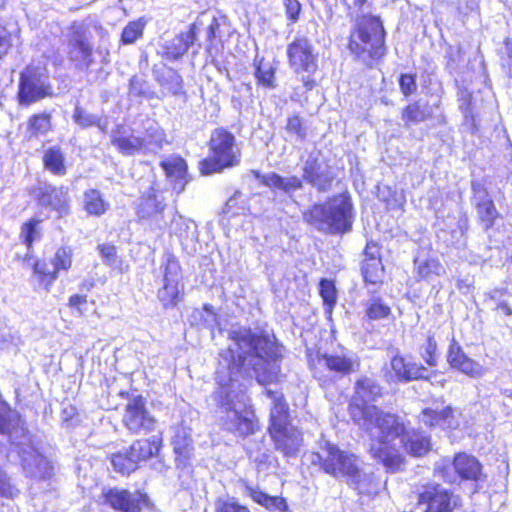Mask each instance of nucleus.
I'll return each instance as SVG.
<instances>
[{"instance_id": "nucleus-11", "label": "nucleus", "mask_w": 512, "mask_h": 512, "mask_svg": "<svg viewBox=\"0 0 512 512\" xmlns=\"http://www.w3.org/2000/svg\"><path fill=\"white\" fill-rule=\"evenodd\" d=\"M450 466L453 467L456 474L462 480H469L479 482L483 478L482 465L478 459L467 453H458L455 455L452 462L443 460L441 464H437L436 471L447 482L453 483L455 476L449 470Z\"/></svg>"}, {"instance_id": "nucleus-6", "label": "nucleus", "mask_w": 512, "mask_h": 512, "mask_svg": "<svg viewBox=\"0 0 512 512\" xmlns=\"http://www.w3.org/2000/svg\"><path fill=\"white\" fill-rule=\"evenodd\" d=\"M54 96V89L45 68L28 66L20 73L17 99L20 105L29 106Z\"/></svg>"}, {"instance_id": "nucleus-27", "label": "nucleus", "mask_w": 512, "mask_h": 512, "mask_svg": "<svg viewBox=\"0 0 512 512\" xmlns=\"http://www.w3.org/2000/svg\"><path fill=\"white\" fill-rule=\"evenodd\" d=\"M419 421L427 427L439 426L443 429H455L459 426L451 407H446L441 411L426 408L421 412Z\"/></svg>"}, {"instance_id": "nucleus-4", "label": "nucleus", "mask_w": 512, "mask_h": 512, "mask_svg": "<svg viewBox=\"0 0 512 512\" xmlns=\"http://www.w3.org/2000/svg\"><path fill=\"white\" fill-rule=\"evenodd\" d=\"M385 36L379 17L358 16L350 31L348 49L359 61L370 65L386 54Z\"/></svg>"}, {"instance_id": "nucleus-24", "label": "nucleus", "mask_w": 512, "mask_h": 512, "mask_svg": "<svg viewBox=\"0 0 512 512\" xmlns=\"http://www.w3.org/2000/svg\"><path fill=\"white\" fill-rule=\"evenodd\" d=\"M392 371L399 381H412L416 379H426L428 369L421 364L407 361L404 357L395 355L390 362Z\"/></svg>"}, {"instance_id": "nucleus-32", "label": "nucleus", "mask_w": 512, "mask_h": 512, "mask_svg": "<svg viewBox=\"0 0 512 512\" xmlns=\"http://www.w3.org/2000/svg\"><path fill=\"white\" fill-rule=\"evenodd\" d=\"M72 119L75 122V124H77L82 129L97 127L101 132L107 133V118L98 114L91 113L78 104L75 106L73 110Z\"/></svg>"}, {"instance_id": "nucleus-14", "label": "nucleus", "mask_w": 512, "mask_h": 512, "mask_svg": "<svg viewBox=\"0 0 512 512\" xmlns=\"http://www.w3.org/2000/svg\"><path fill=\"white\" fill-rule=\"evenodd\" d=\"M334 178L331 168L321 161L320 151L311 152L302 166L303 182L324 193L331 189Z\"/></svg>"}, {"instance_id": "nucleus-31", "label": "nucleus", "mask_w": 512, "mask_h": 512, "mask_svg": "<svg viewBox=\"0 0 512 512\" xmlns=\"http://www.w3.org/2000/svg\"><path fill=\"white\" fill-rule=\"evenodd\" d=\"M162 439L153 435L150 439H141L135 441L129 448L130 455L134 458L136 465L141 461L158 454Z\"/></svg>"}, {"instance_id": "nucleus-45", "label": "nucleus", "mask_w": 512, "mask_h": 512, "mask_svg": "<svg viewBox=\"0 0 512 512\" xmlns=\"http://www.w3.org/2000/svg\"><path fill=\"white\" fill-rule=\"evenodd\" d=\"M446 69L448 72L458 74L464 67V55L460 45H448L445 52Z\"/></svg>"}, {"instance_id": "nucleus-64", "label": "nucleus", "mask_w": 512, "mask_h": 512, "mask_svg": "<svg viewBox=\"0 0 512 512\" xmlns=\"http://www.w3.org/2000/svg\"><path fill=\"white\" fill-rule=\"evenodd\" d=\"M286 15L291 23H295L299 19L301 12V4L298 0H283Z\"/></svg>"}, {"instance_id": "nucleus-25", "label": "nucleus", "mask_w": 512, "mask_h": 512, "mask_svg": "<svg viewBox=\"0 0 512 512\" xmlns=\"http://www.w3.org/2000/svg\"><path fill=\"white\" fill-rule=\"evenodd\" d=\"M173 451L175 454V463L182 472H189V460L192 455V439L190 434L184 429H178L172 440Z\"/></svg>"}, {"instance_id": "nucleus-55", "label": "nucleus", "mask_w": 512, "mask_h": 512, "mask_svg": "<svg viewBox=\"0 0 512 512\" xmlns=\"http://www.w3.org/2000/svg\"><path fill=\"white\" fill-rule=\"evenodd\" d=\"M437 342L433 336H428L426 344L421 348V356L429 366L437 365Z\"/></svg>"}, {"instance_id": "nucleus-56", "label": "nucleus", "mask_w": 512, "mask_h": 512, "mask_svg": "<svg viewBox=\"0 0 512 512\" xmlns=\"http://www.w3.org/2000/svg\"><path fill=\"white\" fill-rule=\"evenodd\" d=\"M72 258L71 253L66 248H59L52 261L55 271L58 273L60 270H68L71 267Z\"/></svg>"}, {"instance_id": "nucleus-63", "label": "nucleus", "mask_w": 512, "mask_h": 512, "mask_svg": "<svg viewBox=\"0 0 512 512\" xmlns=\"http://www.w3.org/2000/svg\"><path fill=\"white\" fill-rule=\"evenodd\" d=\"M504 295V292L502 290H495L493 291L491 295V299L495 301L496 307L495 310L501 314H504L506 316L512 315V308L510 305L502 299V296Z\"/></svg>"}, {"instance_id": "nucleus-29", "label": "nucleus", "mask_w": 512, "mask_h": 512, "mask_svg": "<svg viewBox=\"0 0 512 512\" xmlns=\"http://www.w3.org/2000/svg\"><path fill=\"white\" fill-rule=\"evenodd\" d=\"M351 488L356 490L359 495L372 496L378 494L381 483L373 473H366L361 465L357 471L348 478L346 482Z\"/></svg>"}, {"instance_id": "nucleus-61", "label": "nucleus", "mask_w": 512, "mask_h": 512, "mask_svg": "<svg viewBox=\"0 0 512 512\" xmlns=\"http://www.w3.org/2000/svg\"><path fill=\"white\" fill-rule=\"evenodd\" d=\"M220 29V23L216 17H213L207 28V41L206 51L209 56L214 57L213 40L217 37Z\"/></svg>"}, {"instance_id": "nucleus-20", "label": "nucleus", "mask_w": 512, "mask_h": 512, "mask_svg": "<svg viewBox=\"0 0 512 512\" xmlns=\"http://www.w3.org/2000/svg\"><path fill=\"white\" fill-rule=\"evenodd\" d=\"M38 196L39 203L56 211L59 217H65L70 214V199L67 187H55L45 184L40 188Z\"/></svg>"}, {"instance_id": "nucleus-26", "label": "nucleus", "mask_w": 512, "mask_h": 512, "mask_svg": "<svg viewBox=\"0 0 512 512\" xmlns=\"http://www.w3.org/2000/svg\"><path fill=\"white\" fill-rule=\"evenodd\" d=\"M161 168L165 171L166 177L174 183V189L178 193L184 190L188 180L187 164L185 160L179 156H171L160 162Z\"/></svg>"}, {"instance_id": "nucleus-10", "label": "nucleus", "mask_w": 512, "mask_h": 512, "mask_svg": "<svg viewBox=\"0 0 512 512\" xmlns=\"http://www.w3.org/2000/svg\"><path fill=\"white\" fill-rule=\"evenodd\" d=\"M68 58L82 70H89L93 60V46L90 43L88 30L74 22L70 27L67 40Z\"/></svg>"}, {"instance_id": "nucleus-54", "label": "nucleus", "mask_w": 512, "mask_h": 512, "mask_svg": "<svg viewBox=\"0 0 512 512\" xmlns=\"http://www.w3.org/2000/svg\"><path fill=\"white\" fill-rule=\"evenodd\" d=\"M471 190H472V194H473L471 201L474 206L481 204L483 202L492 201V198L489 195V192L486 188V184H485L484 180H479V179L472 180L471 181Z\"/></svg>"}, {"instance_id": "nucleus-8", "label": "nucleus", "mask_w": 512, "mask_h": 512, "mask_svg": "<svg viewBox=\"0 0 512 512\" xmlns=\"http://www.w3.org/2000/svg\"><path fill=\"white\" fill-rule=\"evenodd\" d=\"M418 494V503L426 506L423 512H464L460 497L440 484L423 485Z\"/></svg>"}, {"instance_id": "nucleus-53", "label": "nucleus", "mask_w": 512, "mask_h": 512, "mask_svg": "<svg viewBox=\"0 0 512 512\" xmlns=\"http://www.w3.org/2000/svg\"><path fill=\"white\" fill-rule=\"evenodd\" d=\"M216 512H250V510L239 503L234 497L219 498L215 502Z\"/></svg>"}, {"instance_id": "nucleus-33", "label": "nucleus", "mask_w": 512, "mask_h": 512, "mask_svg": "<svg viewBox=\"0 0 512 512\" xmlns=\"http://www.w3.org/2000/svg\"><path fill=\"white\" fill-rule=\"evenodd\" d=\"M83 209L90 216L101 217L110 209V203L98 189H88L83 193Z\"/></svg>"}, {"instance_id": "nucleus-1", "label": "nucleus", "mask_w": 512, "mask_h": 512, "mask_svg": "<svg viewBox=\"0 0 512 512\" xmlns=\"http://www.w3.org/2000/svg\"><path fill=\"white\" fill-rule=\"evenodd\" d=\"M233 342L220 354L216 379L219 387L212 393L220 426L235 436L247 437L258 430V421L240 379L251 368L261 385L271 383L280 371L281 348L268 334L247 327H232Z\"/></svg>"}, {"instance_id": "nucleus-52", "label": "nucleus", "mask_w": 512, "mask_h": 512, "mask_svg": "<svg viewBox=\"0 0 512 512\" xmlns=\"http://www.w3.org/2000/svg\"><path fill=\"white\" fill-rule=\"evenodd\" d=\"M146 22L142 19L129 22L122 31L121 41L123 44H133L143 35Z\"/></svg>"}, {"instance_id": "nucleus-46", "label": "nucleus", "mask_w": 512, "mask_h": 512, "mask_svg": "<svg viewBox=\"0 0 512 512\" xmlns=\"http://www.w3.org/2000/svg\"><path fill=\"white\" fill-rule=\"evenodd\" d=\"M111 464L115 471L123 475L130 474L137 468L136 462L128 450L112 454Z\"/></svg>"}, {"instance_id": "nucleus-40", "label": "nucleus", "mask_w": 512, "mask_h": 512, "mask_svg": "<svg viewBox=\"0 0 512 512\" xmlns=\"http://www.w3.org/2000/svg\"><path fill=\"white\" fill-rule=\"evenodd\" d=\"M156 80L172 95H177L182 90V77L172 68H163L157 71Z\"/></svg>"}, {"instance_id": "nucleus-36", "label": "nucleus", "mask_w": 512, "mask_h": 512, "mask_svg": "<svg viewBox=\"0 0 512 512\" xmlns=\"http://www.w3.org/2000/svg\"><path fill=\"white\" fill-rule=\"evenodd\" d=\"M171 219L168 221L171 233L177 235L181 240H193L197 237L196 224L189 219L179 215L177 211L170 212Z\"/></svg>"}, {"instance_id": "nucleus-48", "label": "nucleus", "mask_w": 512, "mask_h": 512, "mask_svg": "<svg viewBox=\"0 0 512 512\" xmlns=\"http://www.w3.org/2000/svg\"><path fill=\"white\" fill-rule=\"evenodd\" d=\"M319 286L325 313L331 315L337 301L336 288L333 282L328 279H321Z\"/></svg>"}, {"instance_id": "nucleus-43", "label": "nucleus", "mask_w": 512, "mask_h": 512, "mask_svg": "<svg viewBox=\"0 0 512 512\" xmlns=\"http://www.w3.org/2000/svg\"><path fill=\"white\" fill-rule=\"evenodd\" d=\"M475 208L480 224L485 231H488L494 226L496 219L500 216L493 200L475 205Z\"/></svg>"}, {"instance_id": "nucleus-7", "label": "nucleus", "mask_w": 512, "mask_h": 512, "mask_svg": "<svg viewBox=\"0 0 512 512\" xmlns=\"http://www.w3.org/2000/svg\"><path fill=\"white\" fill-rule=\"evenodd\" d=\"M212 156L203 162L206 174L221 171L240 162L239 149L235 146V137L224 129H216L210 139Z\"/></svg>"}, {"instance_id": "nucleus-57", "label": "nucleus", "mask_w": 512, "mask_h": 512, "mask_svg": "<svg viewBox=\"0 0 512 512\" xmlns=\"http://www.w3.org/2000/svg\"><path fill=\"white\" fill-rule=\"evenodd\" d=\"M19 493L7 474L0 469V497L14 498Z\"/></svg>"}, {"instance_id": "nucleus-28", "label": "nucleus", "mask_w": 512, "mask_h": 512, "mask_svg": "<svg viewBox=\"0 0 512 512\" xmlns=\"http://www.w3.org/2000/svg\"><path fill=\"white\" fill-rule=\"evenodd\" d=\"M266 396L271 400L272 407L270 411V429L283 427L289 425V407L284 400L283 393L280 391H273L271 389H265Z\"/></svg>"}, {"instance_id": "nucleus-39", "label": "nucleus", "mask_w": 512, "mask_h": 512, "mask_svg": "<svg viewBox=\"0 0 512 512\" xmlns=\"http://www.w3.org/2000/svg\"><path fill=\"white\" fill-rule=\"evenodd\" d=\"M430 116L428 106L426 104L422 105L420 101L410 103L402 110V120L405 127L424 122Z\"/></svg>"}, {"instance_id": "nucleus-49", "label": "nucleus", "mask_w": 512, "mask_h": 512, "mask_svg": "<svg viewBox=\"0 0 512 512\" xmlns=\"http://www.w3.org/2000/svg\"><path fill=\"white\" fill-rule=\"evenodd\" d=\"M33 272L38 277L39 282L44 285L46 291H49V287L58 276L55 269H51L49 264L44 261H37L33 266Z\"/></svg>"}, {"instance_id": "nucleus-60", "label": "nucleus", "mask_w": 512, "mask_h": 512, "mask_svg": "<svg viewBox=\"0 0 512 512\" xmlns=\"http://www.w3.org/2000/svg\"><path fill=\"white\" fill-rule=\"evenodd\" d=\"M148 92L147 83L142 77L133 76L129 82V93L135 97L146 96Z\"/></svg>"}, {"instance_id": "nucleus-23", "label": "nucleus", "mask_w": 512, "mask_h": 512, "mask_svg": "<svg viewBox=\"0 0 512 512\" xmlns=\"http://www.w3.org/2000/svg\"><path fill=\"white\" fill-rule=\"evenodd\" d=\"M382 396V387L373 378L362 376L354 385V395L349 404L355 403L361 406H369V403L376 402Z\"/></svg>"}, {"instance_id": "nucleus-15", "label": "nucleus", "mask_w": 512, "mask_h": 512, "mask_svg": "<svg viewBox=\"0 0 512 512\" xmlns=\"http://www.w3.org/2000/svg\"><path fill=\"white\" fill-rule=\"evenodd\" d=\"M359 368L357 357L350 355L321 354L317 356L314 376L323 383L333 380L334 377L324 374V369L329 373L345 376L356 372Z\"/></svg>"}, {"instance_id": "nucleus-38", "label": "nucleus", "mask_w": 512, "mask_h": 512, "mask_svg": "<svg viewBox=\"0 0 512 512\" xmlns=\"http://www.w3.org/2000/svg\"><path fill=\"white\" fill-rule=\"evenodd\" d=\"M189 322L198 328L213 329L218 325V318L213 306L205 304L202 309H194L191 312Z\"/></svg>"}, {"instance_id": "nucleus-17", "label": "nucleus", "mask_w": 512, "mask_h": 512, "mask_svg": "<svg viewBox=\"0 0 512 512\" xmlns=\"http://www.w3.org/2000/svg\"><path fill=\"white\" fill-rule=\"evenodd\" d=\"M181 267L176 258L168 255L164 263V284L158 290V299L165 306H174L179 301Z\"/></svg>"}, {"instance_id": "nucleus-47", "label": "nucleus", "mask_w": 512, "mask_h": 512, "mask_svg": "<svg viewBox=\"0 0 512 512\" xmlns=\"http://www.w3.org/2000/svg\"><path fill=\"white\" fill-rule=\"evenodd\" d=\"M362 274L365 282L371 284H378L382 282L383 265L381 260H363Z\"/></svg>"}, {"instance_id": "nucleus-59", "label": "nucleus", "mask_w": 512, "mask_h": 512, "mask_svg": "<svg viewBox=\"0 0 512 512\" xmlns=\"http://www.w3.org/2000/svg\"><path fill=\"white\" fill-rule=\"evenodd\" d=\"M501 65L506 74L512 78V41L509 38H507L504 42L501 56Z\"/></svg>"}, {"instance_id": "nucleus-35", "label": "nucleus", "mask_w": 512, "mask_h": 512, "mask_svg": "<svg viewBox=\"0 0 512 512\" xmlns=\"http://www.w3.org/2000/svg\"><path fill=\"white\" fill-rule=\"evenodd\" d=\"M399 445L413 456H422L430 450V438L422 432H406Z\"/></svg>"}, {"instance_id": "nucleus-34", "label": "nucleus", "mask_w": 512, "mask_h": 512, "mask_svg": "<svg viewBox=\"0 0 512 512\" xmlns=\"http://www.w3.org/2000/svg\"><path fill=\"white\" fill-rule=\"evenodd\" d=\"M245 491L254 502L265 507L269 511L285 512L289 510L286 500L282 497L269 496L260 489L251 486H246Z\"/></svg>"}, {"instance_id": "nucleus-58", "label": "nucleus", "mask_w": 512, "mask_h": 512, "mask_svg": "<svg viewBox=\"0 0 512 512\" xmlns=\"http://www.w3.org/2000/svg\"><path fill=\"white\" fill-rule=\"evenodd\" d=\"M38 223H39L38 220L31 219L29 222L25 223L22 226L21 237L23 238L24 243L28 247H31L32 243L36 239V235L38 234L36 226H37Z\"/></svg>"}, {"instance_id": "nucleus-50", "label": "nucleus", "mask_w": 512, "mask_h": 512, "mask_svg": "<svg viewBox=\"0 0 512 512\" xmlns=\"http://www.w3.org/2000/svg\"><path fill=\"white\" fill-rule=\"evenodd\" d=\"M51 128V116L47 113L35 114L28 121V129L33 136L44 135Z\"/></svg>"}, {"instance_id": "nucleus-13", "label": "nucleus", "mask_w": 512, "mask_h": 512, "mask_svg": "<svg viewBox=\"0 0 512 512\" xmlns=\"http://www.w3.org/2000/svg\"><path fill=\"white\" fill-rule=\"evenodd\" d=\"M290 67L296 73L314 74L318 68V55L312 42L305 36L295 38L287 46Z\"/></svg>"}, {"instance_id": "nucleus-5", "label": "nucleus", "mask_w": 512, "mask_h": 512, "mask_svg": "<svg viewBox=\"0 0 512 512\" xmlns=\"http://www.w3.org/2000/svg\"><path fill=\"white\" fill-rule=\"evenodd\" d=\"M312 463H319L325 473L346 482L361 465L357 456L339 449L338 446L328 441H325L320 450L314 454Z\"/></svg>"}, {"instance_id": "nucleus-42", "label": "nucleus", "mask_w": 512, "mask_h": 512, "mask_svg": "<svg viewBox=\"0 0 512 512\" xmlns=\"http://www.w3.org/2000/svg\"><path fill=\"white\" fill-rule=\"evenodd\" d=\"M275 70L271 63L265 62L264 59L259 60L254 73L258 84L265 88L274 89L276 87Z\"/></svg>"}, {"instance_id": "nucleus-37", "label": "nucleus", "mask_w": 512, "mask_h": 512, "mask_svg": "<svg viewBox=\"0 0 512 512\" xmlns=\"http://www.w3.org/2000/svg\"><path fill=\"white\" fill-rule=\"evenodd\" d=\"M43 164L45 169L56 176H64L67 172L65 157L59 147H50L44 151Z\"/></svg>"}, {"instance_id": "nucleus-30", "label": "nucleus", "mask_w": 512, "mask_h": 512, "mask_svg": "<svg viewBox=\"0 0 512 512\" xmlns=\"http://www.w3.org/2000/svg\"><path fill=\"white\" fill-rule=\"evenodd\" d=\"M197 39L196 25L192 24L189 30L175 36L167 46V55L176 60L181 58Z\"/></svg>"}, {"instance_id": "nucleus-3", "label": "nucleus", "mask_w": 512, "mask_h": 512, "mask_svg": "<svg viewBox=\"0 0 512 512\" xmlns=\"http://www.w3.org/2000/svg\"><path fill=\"white\" fill-rule=\"evenodd\" d=\"M353 204L346 193L335 195L324 203H316L303 213V220L326 234H344L352 230Z\"/></svg>"}, {"instance_id": "nucleus-44", "label": "nucleus", "mask_w": 512, "mask_h": 512, "mask_svg": "<svg viewBox=\"0 0 512 512\" xmlns=\"http://www.w3.org/2000/svg\"><path fill=\"white\" fill-rule=\"evenodd\" d=\"M418 276L427 279L433 275H440L443 267L440 262L435 258L418 256L414 260Z\"/></svg>"}, {"instance_id": "nucleus-62", "label": "nucleus", "mask_w": 512, "mask_h": 512, "mask_svg": "<svg viewBox=\"0 0 512 512\" xmlns=\"http://www.w3.org/2000/svg\"><path fill=\"white\" fill-rule=\"evenodd\" d=\"M399 86L405 96L413 94L417 89L416 76L413 74H401Z\"/></svg>"}, {"instance_id": "nucleus-16", "label": "nucleus", "mask_w": 512, "mask_h": 512, "mask_svg": "<svg viewBox=\"0 0 512 512\" xmlns=\"http://www.w3.org/2000/svg\"><path fill=\"white\" fill-rule=\"evenodd\" d=\"M168 209L165 192L151 188L138 201L136 213L140 220H150L158 228L168 226L165 211Z\"/></svg>"}, {"instance_id": "nucleus-41", "label": "nucleus", "mask_w": 512, "mask_h": 512, "mask_svg": "<svg viewBox=\"0 0 512 512\" xmlns=\"http://www.w3.org/2000/svg\"><path fill=\"white\" fill-rule=\"evenodd\" d=\"M285 131L291 141L303 143L308 137V127L299 115L288 117Z\"/></svg>"}, {"instance_id": "nucleus-2", "label": "nucleus", "mask_w": 512, "mask_h": 512, "mask_svg": "<svg viewBox=\"0 0 512 512\" xmlns=\"http://www.w3.org/2000/svg\"><path fill=\"white\" fill-rule=\"evenodd\" d=\"M352 421L363 429L374 442L370 447L373 458L381 462L389 471H396L401 465V456L395 441H404L407 432L402 417L386 412L376 405L349 406Z\"/></svg>"}, {"instance_id": "nucleus-22", "label": "nucleus", "mask_w": 512, "mask_h": 512, "mask_svg": "<svg viewBox=\"0 0 512 512\" xmlns=\"http://www.w3.org/2000/svg\"><path fill=\"white\" fill-rule=\"evenodd\" d=\"M111 144L124 156H133L141 151L144 139L135 136L132 130L125 125H117L111 131Z\"/></svg>"}, {"instance_id": "nucleus-12", "label": "nucleus", "mask_w": 512, "mask_h": 512, "mask_svg": "<svg viewBox=\"0 0 512 512\" xmlns=\"http://www.w3.org/2000/svg\"><path fill=\"white\" fill-rule=\"evenodd\" d=\"M125 427L133 434H147L156 427L155 417L147 410L146 400L141 395L130 398L123 416Z\"/></svg>"}, {"instance_id": "nucleus-51", "label": "nucleus", "mask_w": 512, "mask_h": 512, "mask_svg": "<svg viewBox=\"0 0 512 512\" xmlns=\"http://www.w3.org/2000/svg\"><path fill=\"white\" fill-rule=\"evenodd\" d=\"M391 312L390 307L379 297L373 296L367 302L366 314L372 320L386 318Z\"/></svg>"}, {"instance_id": "nucleus-19", "label": "nucleus", "mask_w": 512, "mask_h": 512, "mask_svg": "<svg viewBox=\"0 0 512 512\" xmlns=\"http://www.w3.org/2000/svg\"><path fill=\"white\" fill-rule=\"evenodd\" d=\"M269 433L278 451L286 457H296L303 443L301 432L291 425L270 429Z\"/></svg>"}, {"instance_id": "nucleus-18", "label": "nucleus", "mask_w": 512, "mask_h": 512, "mask_svg": "<svg viewBox=\"0 0 512 512\" xmlns=\"http://www.w3.org/2000/svg\"><path fill=\"white\" fill-rule=\"evenodd\" d=\"M447 361L452 369H455L471 378H481L485 374L484 367L470 358L461 345L452 338L447 351Z\"/></svg>"}, {"instance_id": "nucleus-21", "label": "nucleus", "mask_w": 512, "mask_h": 512, "mask_svg": "<svg viewBox=\"0 0 512 512\" xmlns=\"http://www.w3.org/2000/svg\"><path fill=\"white\" fill-rule=\"evenodd\" d=\"M253 173L262 185L273 190H279L289 197H292L296 191L302 190L304 187L303 180L296 175L284 177L275 172L264 175L258 171H253Z\"/></svg>"}, {"instance_id": "nucleus-9", "label": "nucleus", "mask_w": 512, "mask_h": 512, "mask_svg": "<svg viewBox=\"0 0 512 512\" xmlns=\"http://www.w3.org/2000/svg\"><path fill=\"white\" fill-rule=\"evenodd\" d=\"M101 496L103 504L117 512H141L149 504L147 494L139 490L107 487L102 489Z\"/></svg>"}]
</instances>
